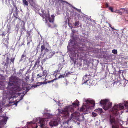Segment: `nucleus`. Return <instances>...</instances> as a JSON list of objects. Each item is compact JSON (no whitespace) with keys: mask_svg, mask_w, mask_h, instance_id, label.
<instances>
[{"mask_svg":"<svg viewBox=\"0 0 128 128\" xmlns=\"http://www.w3.org/2000/svg\"><path fill=\"white\" fill-rule=\"evenodd\" d=\"M72 113L71 118L72 120H79V114L78 112H74V108L72 106H65L63 110H61L60 114L62 116L67 117L69 116V112Z\"/></svg>","mask_w":128,"mask_h":128,"instance_id":"1","label":"nucleus"},{"mask_svg":"<svg viewBox=\"0 0 128 128\" xmlns=\"http://www.w3.org/2000/svg\"><path fill=\"white\" fill-rule=\"evenodd\" d=\"M10 82H12L14 81V85L16 86V87L14 88L13 90L15 91V92L20 91L22 88L20 87L21 83H22V86L23 88H26L28 85L27 83L23 81L22 80L14 76H12L10 77Z\"/></svg>","mask_w":128,"mask_h":128,"instance_id":"2","label":"nucleus"},{"mask_svg":"<svg viewBox=\"0 0 128 128\" xmlns=\"http://www.w3.org/2000/svg\"><path fill=\"white\" fill-rule=\"evenodd\" d=\"M86 105L82 106L80 110L81 111L85 112L88 110L89 108H90L91 107L94 106L95 105V102L94 100H87L86 101Z\"/></svg>","mask_w":128,"mask_h":128,"instance_id":"3","label":"nucleus"},{"mask_svg":"<svg viewBox=\"0 0 128 128\" xmlns=\"http://www.w3.org/2000/svg\"><path fill=\"white\" fill-rule=\"evenodd\" d=\"M100 103L101 105L103 106V108L105 110H108L112 106V103L110 102L108 99L101 100Z\"/></svg>","mask_w":128,"mask_h":128,"instance_id":"4","label":"nucleus"},{"mask_svg":"<svg viewBox=\"0 0 128 128\" xmlns=\"http://www.w3.org/2000/svg\"><path fill=\"white\" fill-rule=\"evenodd\" d=\"M124 108L123 104H118L115 105L112 108L111 111L114 114H117L118 110L122 109Z\"/></svg>","mask_w":128,"mask_h":128,"instance_id":"5","label":"nucleus"},{"mask_svg":"<svg viewBox=\"0 0 128 128\" xmlns=\"http://www.w3.org/2000/svg\"><path fill=\"white\" fill-rule=\"evenodd\" d=\"M49 46V44L47 42H46V43L43 44L41 46V52L42 53L43 51L44 50V52L43 55V56L44 55H45L46 54V52L50 51L49 49L48 48Z\"/></svg>","mask_w":128,"mask_h":128,"instance_id":"6","label":"nucleus"},{"mask_svg":"<svg viewBox=\"0 0 128 128\" xmlns=\"http://www.w3.org/2000/svg\"><path fill=\"white\" fill-rule=\"evenodd\" d=\"M8 1L9 4L10 5V2L11 1L13 5L16 8V10H15V13H14L13 14V16L15 18L14 20V21H16L17 19H18L20 20H21V19L18 16L17 8L16 5H15V4L13 0H8Z\"/></svg>","mask_w":128,"mask_h":128,"instance_id":"7","label":"nucleus"},{"mask_svg":"<svg viewBox=\"0 0 128 128\" xmlns=\"http://www.w3.org/2000/svg\"><path fill=\"white\" fill-rule=\"evenodd\" d=\"M76 47L77 50H79L83 52L87 51V46L85 45H82L81 47L77 46Z\"/></svg>","mask_w":128,"mask_h":128,"instance_id":"8","label":"nucleus"},{"mask_svg":"<svg viewBox=\"0 0 128 128\" xmlns=\"http://www.w3.org/2000/svg\"><path fill=\"white\" fill-rule=\"evenodd\" d=\"M110 124L112 125V128H119L118 126L113 125V124H115L118 122V121H117L115 120V118L114 117L110 116Z\"/></svg>","mask_w":128,"mask_h":128,"instance_id":"9","label":"nucleus"},{"mask_svg":"<svg viewBox=\"0 0 128 128\" xmlns=\"http://www.w3.org/2000/svg\"><path fill=\"white\" fill-rule=\"evenodd\" d=\"M7 38H4L2 40V44H4L5 46L8 48L9 44L8 41L9 38L8 36H7Z\"/></svg>","mask_w":128,"mask_h":128,"instance_id":"10","label":"nucleus"},{"mask_svg":"<svg viewBox=\"0 0 128 128\" xmlns=\"http://www.w3.org/2000/svg\"><path fill=\"white\" fill-rule=\"evenodd\" d=\"M39 120V122L38 124L40 126L41 128H43L45 123V119L44 118L40 119Z\"/></svg>","mask_w":128,"mask_h":128,"instance_id":"11","label":"nucleus"},{"mask_svg":"<svg viewBox=\"0 0 128 128\" xmlns=\"http://www.w3.org/2000/svg\"><path fill=\"white\" fill-rule=\"evenodd\" d=\"M47 54L46 56L48 59L50 58L55 54V52L54 51H52V50H50Z\"/></svg>","mask_w":128,"mask_h":128,"instance_id":"12","label":"nucleus"},{"mask_svg":"<svg viewBox=\"0 0 128 128\" xmlns=\"http://www.w3.org/2000/svg\"><path fill=\"white\" fill-rule=\"evenodd\" d=\"M40 56H39L38 57L37 59L36 60V62L34 64V66L32 68L33 69H34L36 65H37L38 66V65L40 62Z\"/></svg>","mask_w":128,"mask_h":128,"instance_id":"13","label":"nucleus"},{"mask_svg":"<svg viewBox=\"0 0 128 128\" xmlns=\"http://www.w3.org/2000/svg\"><path fill=\"white\" fill-rule=\"evenodd\" d=\"M47 73V72L46 70H45L43 71V74L42 75H41L40 74H37V76H39L40 78H42H42H43V79H44V76L46 75L45 77H46V76Z\"/></svg>","mask_w":128,"mask_h":128,"instance_id":"14","label":"nucleus"},{"mask_svg":"<svg viewBox=\"0 0 128 128\" xmlns=\"http://www.w3.org/2000/svg\"><path fill=\"white\" fill-rule=\"evenodd\" d=\"M79 101L77 100H76L74 102L72 103V107L74 108V112H74V108H75V107H76V106H79Z\"/></svg>","mask_w":128,"mask_h":128,"instance_id":"15","label":"nucleus"},{"mask_svg":"<svg viewBox=\"0 0 128 128\" xmlns=\"http://www.w3.org/2000/svg\"><path fill=\"white\" fill-rule=\"evenodd\" d=\"M50 125L52 126H56L58 124V122L56 121H51L49 123Z\"/></svg>","mask_w":128,"mask_h":128,"instance_id":"16","label":"nucleus"},{"mask_svg":"<svg viewBox=\"0 0 128 128\" xmlns=\"http://www.w3.org/2000/svg\"><path fill=\"white\" fill-rule=\"evenodd\" d=\"M54 16L53 15L51 16V18L50 17L47 18L48 20L50 22L54 23Z\"/></svg>","mask_w":128,"mask_h":128,"instance_id":"17","label":"nucleus"},{"mask_svg":"<svg viewBox=\"0 0 128 128\" xmlns=\"http://www.w3.org/2000/svg\"><path fill=\"white\" fill-rule=\"evenodd\" d=\"M8 118L7 117L4 116L3 118L0 121V122L2 124H5L7 121Z\"/></svg>","mask_w":128,"mask_h":128,"instance_id":"18","label":"nucleus"},{"mask_svg":"<svg viewBox=\"0 0 128 128\" xmlns=\"http://www.w3.org/2000/svg\"><path fill=\"white\" fill-rule=\"evenodd\" d=\"M10 77L9 78V82H8V87H9V86H12L14 85V83L15 82H14V81L12 82H10Z\"/></svg>","mask_w":128,"mask_h":128,"instance_id":"19","label":"nucleus"},{"mask_svg":"<svg viewBox=\"0 0 128 128\" xmlns=\"http://www.w3.org/2000/svg\"><path fill=\"white\" fill-rule=\"evenodd\" d=\"M47 84V82H38V83L36 84V85H35L34 86V87H37V86H39L42 84Z\"/></svg>","mask_w":128,"mask_h":128,"instance_id":"20","label":"nucleus"},{"mask_svg":"<svg viewBox=\"0 0 128 128\" xmlns=\"http://www.w3.org/2000/svg\"><path fill=\"white\" fill-rule=\"evenodd\" d=\"M26 55L24 53H23L22 55L21 58L20 59V61H22L23 60H25L26 57Z\"/></svg>","mask_w":128,"mask_h":128,"instance_id":"21","label":"nucleus"},{"mask_svg":"<svg viewBox=\"0 0 128 128\" xmlns=\"http://www.w3.org/2000/svg\"><path fill=\"white\" fill-rule=\"evenodd\" d=\"M84 61L85 62V63L87 64H88L90 63L91 60L89 58L85 59L84 60Z\"/></svg>","mask_w":128,"mask_h":128,"instance_id":"22","label":"nucleus"},{"mask_svg":"<svg viewBox=\"0 0 128 128\" xmlns=\"http://www.w3.org/2000/svg\"><path fill=\"white\" fill-rule=\"evenodd\" d=\"M70 56V58L71 59V60L73 61H74V59L71 56H73V57H75L76 56V53L75 52H74L73 54H72V55L71 56H70V55H69Z\"/></svg>","mask_w":128,"mask_h":128,"instance_id":"23","label":"nucleus"},{"mask_svg":"<svg viewBox=\"0 0 128 128\" xmlns=\"http://www.w3.org/2000/svg\"><path fill=\"white\" fill-rule=\"evenodd\" d=\"M30 5L32 6H33L35 4L34 2L33 1V0H27Z\"/></svg>","mask_w":128,"mask_h":128,"instance_id":"24","label":"nucleus"},{"mask_svg":"<svg viewBox=\"0 0 128 128\" xmlns=\"http://www.w3.org/2000/svg\"><path fill=\"white\" fill-rule=\"evenodd\" d=\"M22 2L24 6H28V2L26 0H22Z\"/></svg>","mask_w":128,"mask_h":128,"instance_id":"25","label":"nucleus"},{"mask_svg":"<svg viewBox=\"0 0 128 128\" xmlns=\"http://www.w3.org/2000/svg\"><path fill=\"white\" fill-rule=\"evenodd\" d=\"M120 10H123V12L124 13H127L128 14V10H127V8H121L120 9Z\"/></svg>","mask_w":128,"mask_h":128,"instance_id":"26","label":"nucleus"},{"mask_svg":"<svg viewBox=\"0 0 128 128\" xmlns=\"http://www.w3.org/2000/svg\"><path fill=\"white\" fill-rule=\"evenodd\" d=\"M96 111L100 113H103L102 109V108H99L98 109L96 110Z\"/></svg>","mask_w":128,"mask_h":128,"instance_id":"27","label":"nucleus"},{"mask_svg":"<svg viewBox=\"0 0 128 128\" xmlns=\"http://www.w3.org/2000/svg\"><path fill=\"white\" fill-rule=\"evenodd\" d=\"M59 71L58 70H56L55 71L53 74V75L55 76V78H56V76L57 75V73L58 72H59Z\"/></svg>","mask_w":128,"mask_h":128,"instance_id":"28","label":"nucleus"},{"mask_svg":"<svg viewBox=\"0 0 128 128\" xmlns=\"http://www.w3.org/2000/svg\"><path fill=\"white\" fill-rule=\"evenodd\" d=\"M42 17L43 18L47 19V16L46 13H43L42 15Z\"/></svg>","mask_w":128,"mask_h":128,"instance_id":"29","label":"nucleus"},{"mask_svg":"<svg viewBox=\"0 0 128 128\" xmlns=\"http://www.w3.org/2000/svg\"><path fill=\"white\" fill-rule=\"evenodd\" d=\"M57 2H60L63 4H64V3H65L66 4H68V2L65 1H63L62 0H58Z\"/></svg>","mask_w":128,"mask_h":128,"instance_id":"30","label":"nucleus"},{"mask_svg":"<svg viewBox=\"0 0 128 128\" xmlns=\"http://www.w3.org/2000/svg\"><path fill=\"white\" fill-rule=\"evenodd\" d=\"M65 76V74H61L59 76H58V78H57L58 79H59L60 78H64V77Z\"/></svg>","mask_w":128,"mask_h":128,"instance_id":"31","label":"nucleus"},{"mask_svg":"<svg viewBox=\"0 0 128 128\" xmlns=\"http://www.w3.org/2000/svg\"><path fill=\"white\" fill-rule=\"evenodd\" d=\"M124 105L127 108H128V100L124 102Z\"/></svg>","mask_w":128,"mask_h":128,"instance_id":"32","label":"nucleus"},{"mask_svg":"<svg viewBox=\"0 0 128 128\" xmlns=\"http://www.w3.org/2000/svg\"><path fill=\"white\" fill-rule=\"evenodd\" d=\"M87 75H85L83 79V80H84V82H86L88 81V79H86V78H87Z\"/></svg>","mask_w":128,"mask_h":128,"instance_id":"33","label":"nucleus"},{"mask_svg":"<svg viewBox=\"0 0 128 128\" xmlns=\"http://www.w3.org/2000/svg\"><path fill=\"white\" fill-rule=\"evenodd\" d=\"M57 78H55L54 79L51 80H48L47 81V82H46L47 83H50V82H54V81L55 80H56L57 79Z\"/></svg>","mask_w":128,"mask_h":128,"instance_id":"34","label":"nucleus"},{"mask_svg":"<svg viewBox=\"0 0 128 128\" xmlns=\"http://www.w3.org/2000/svg\"><path fill=\"white\" fill-rule=\"evenodd\" d=\"M9 60V58L8 57H7L6 58V63H5L4 65V66H6L7 64V65L8 64V61Z\"/></svg>","mask_w":128,"mask_h":128,"instance_id":"35","label":"nucleus"},{"mask_svg":"<svg viewBox=\"0 0 128 128\" xmlns=\"http://www.w3.org/2000/svg\"><path fill=\"white\" fill-rule=\"evenodd\" d=\"M79 22L78 21H76L74 24V25L75 26H76L79 25Z\"/></svg>","mask_w":128,"mask_h":128,"instance_id":"36","label":"nucleus"},{"mask_svg":"<svg viewBox=\"0 0 128 128\" xmlns=\"http://www.w3.org/2000/svg\"><path fill=\"white\" fill-rule=\"evenodd\" d=\"M29 79V76H26L25 78V79L26 82H27L28 81V80Z\"/></svg>","mask_w":128,"mask_h":128,"instance_id":"37","label":"nucleus"},{"mask_svg":"<svg viewBox=\"0 0 128 128\" xmlns=\"http://www.w3.org/2000/svg\"><path fill=\"white\" fill-rule=\"evenodd\" d=\"M6 34V31H4L2 33V36L3 38H4V36H5V35Z\"/></svg>","mask_w":128,"mask_h":128,"instance_id":"38","label":"nucleus"},{"mask_svg":"<svg viewBox=\"0 0 128 128\" xmlns=\"http://www.w3.org/2000/svg\"><path fill=\"white\" fill-rule=\"evenodd\" d=\"M112 52L114 54H116L117 53V50H112Z\"/></svg>","mask_w":128,"mask_h":128,"instance_id":"39","label":"nucleus"},{"mask_svg":"<svg viewBox=\"0 0 128 128\" xmlns=\"http://www.w3.org/2000/svg\"><path fill=\"white\" fill-rule=\"evenodd\" d=\"M22 31H23L25 30V28L24 27V25L23 26H22L21 28Z\"/></svg>","mask_w":128,"mask_h":128,"instance_id":"40","label":"nucleus"},{"mask_svg":"<svg viewBox=\"0 0 128 128\" xmlns=\"http://www.w3.org/2000/svg\"><path fill=\"white\" fill-rule=\"evenodd\" d=\"M24 43L22 42L21 44H19L18 45V46L19 47H20L22 45H24Z\"/></svg>","mask_w":128,"mask_h":128,"instance_id":"41","label":"nucleus"},{"mask_svg":"<svg viewBox=\"0 0 128 128\" xmlns=\"http://www.w3.org/2000/svg\"><path fill=\"white\" fill-rule=\"evenodd\" d=\"M92 115L94 117H95L97 116V114L94 112H92Z\"/></svg>","mask_w":128,"mask_h":128,"instance_id":"42","label":"nucleus"},{"mask_svg":"<svg viewBox=\"0 0 128 128\" xmlns=\"http://www.w3.org/2000/svg\"><path fill=\"white\" fill-rule=\"evenodd\" d=\"M10 60L11 62H12L13 63H14V58H11Z\"/></svg>","mask_w":128,"mask_h":128,"instance_id":"43","label":"nucleus"},{"mask_svg":"<svg viewBox=\"0 0 128 128\" xmlns=\"http://www.w3.org/2000/svg\"><path fill=\"white\" fill-rule=\"evenodd\" d=\"M109 9L112 12H113V10L112 7H109Z\"/></svg>","mask_w":128,"mask_h":128,"instance_id":"44","label":"nucleus"},{"mask_svg":"<svg viewBox=\"0 0 128 128\" xmlns=\"http://www.w3.org/2000/svg\"><path fill=\"white\" fill-rule=\"evenodd\" d=\"M48 59V58H47L46 56V57L42 61V62H45Z\"/></svg>","mask_w":128,"mask_h":128,"instance_id":"45","label":"nucleus"},{"mask_svg":"<svg viewBox=\"0 0 128 128\" xmlns=\"http://www.w3.org/2000/svg\"><path fill=\"white\" fill-rule=\"evenodd\" d=\"M27 34H28V36H27V37H28L30 35V32H29L27 30Z\"/></svg>","mask_w":128,"mask_h":128,"instance_id":"46","label":"nucleus"},{"mask_svg":"<svg viewBox=\"0 0 128 128\" xmlns=\"http://www.w3.org/2000/svg\"><path fill=\"white\" fill-rule=\"evenodd\" d=\"M47 17H48L50 16V12L49 10L48 11V12L47 13Z\"/></svg>","mask_w":128,"mask_h":128,"instance_id":"47","label":"nucleus"},{"mask_svg":"<svg viewBox=\"0 0 128 128\" xmlns=\"http://www.w3.org/2000/svg\"><path fill=\"white\" fill-rule=\"evenodd\" d=\"M30 42H28L27 43V46H28V47H29L30 46Z\"/></svg>","mask_w":128,"mask_h":128,"instance_id":"48","label":"nucleus"},{"mask_svg":"<svg viewBox=\"0 0 128 128\" xmlns=\"http://www.w3.org/2000/svg\"><path fill=\"white\" fill-rule=\"evenodd\" d=\"M48 25L49 27H51V25L49 23H48Z\"/></svg>","mask_w":128,"mask_h":128,"instance_id":"49","label":"nucleus"},{"mask_svg":"<svg viewBox=\"0 0 128 128\" xmlns=\"http://www.w3.org/2000/svg\"><path fill=\"white\" fill-rule=\"evenodd\" d=\"M117 12L118 13H119V14H120V13H122V12H121L120 11V10H117Z\"/></svg>","mask_w":128,"mask_h":128,"instance_id":"50","label":"nucleus"},{"mask_svg":"<svg viewBox=\"0 0 128 128\" xmlns=\"http://www.w3.org/2000/svg\"><path fill=\"white\" fill-rule=\"evenodd\" d=\"M70 120V119H69L66 121V123L68 124V122Z\"/></svg>","mask_w":128,"mask_h":128,"instance_id":"51","label":"nucleus"},{"mask_svg":"<svg viewBox=\"0 0 128 128\" xmlns=\"http://www.w3.org/2000/svg\"><path fill=\"white\" fill-rule=\"evenodd\" d=\"M72 8L74 9H75L76 10H78V9L76 8L74 6H72Z\"/></svg>","mask_w":128,"mask_h":128,"instance_id":"52","label":"nucleus"},{"mask_svg":"<svg viewBox=\"0 0 128 128\" xmlns=\"http://www.w3.org/2000/svg\"><path fill=\"white\" fill-rule=\"evenodd\" d=\"M28 122L29 123V124H32V122Z\"/></svg>","mask_w":128,"mask_h":128,"instance_id":"53","label":"nucleus"},{"mask_svg":"<svg viewBox=\"0 0 128 128\" xmlns=\"http://www.w3.org/2000/svg\"><path fill=\"white\" fill-rule=\"evenodd\" d=\"M54 27H56V24H54Z\"/></svg>","mask_w":128,"mask_h":128,"instance_id":"54","label":"nucleus"},{"mask_svg":"<svg viewBox=\"0 0 128 128\" xmlns=\"http://www.w3.org/2000/svg\"><path fill=\"white\" fill-rule=\"evenodd\" d=\"M22 98H23V97L22 96H21V99L20 100H22Z\"/></svg>","mask_w":128,"mask_h":128,"instance_id":"55","label":"nucleus"},{"mask_svg":"<svg viewBox=\"0 0 128 128\" xmlns=\"http://www.w3.org/2000/svg\"><path fill=\"white\" fill-rule=\"evenodd\" d=\"M38 126H37H37H36V128H37Z\"/></svg>","mask_w":128,"mask_h":128,"instance_id":"56","label":"nucleus"},{"mask_svg":"<svg viewBox=\"0 0 128 128\" xmlns=\"http://www.w3.org/2000/svg\"><path fill=\"white\" fill-rule=\"evenodd\" d=\"M12 11H13V10H12V11L11 12V14L12 13Z\"/></svg>","mask_w":128,"mask_h":128,"instance_id":"57","label":"nucleus"},{"mask_svg":"<svg viewBox=\"0 0 128 128\" xmlns=\"http://www.w3.org/2000/svg\"><path fill=\"white\" fill-rule=\"evenodd\" d=\"M18 43H20V42H18Z\"/></svg>","mask_w":128,"mask_h":128,"instance_id":"58","label":"nucleus"}]
</instances>
